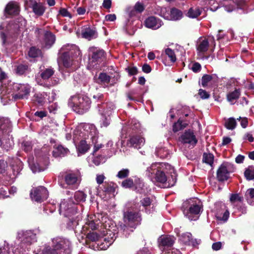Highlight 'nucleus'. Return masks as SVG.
<instances>
[{"instance_id":"nucleus-17","label":"nucleus","mask_w":254,"mask_h":254,"mask_svg":"<svg viewBox=\"0 0 254 254\" xmlns=\"http://www.w3.org/2000/svg\"><path fill=\"white\" fill-rule=\"evenodd\" d=\"M29 166L33 173L44 171L49 164L48 157L45 156L43 157H37L36 161L33 156L28 159Z\"/></svg>"},{"instance_id":"nucleus-35","label":"nucleus","mask_w":254,"mask_h":254,"mask_svg":"<svg viewBox=\"0 0 254 254\" xmlns=\"http://www.w3.org/2000/svg\"><path fill=\"white\" fill-rule=\"evenodd\" d=\"M53 155L54 157H63L69 153L68 148L61 144H55L53 146Z\"/></svg>"},{"instance_id":"nucleus-6","label":"nucleus","mask_w":254,"mask_h":254,"mask_svg":"<svg viewBox=\"0 0 254 254\" xmlns=\"http://www.w3.org/2000/svg\"><path fill=\"white\" fill-rule=\"evenodd\" d=\"M12 124L7 118L0 117V147L8 151L14 145L13 137L10 135Z\"/></svg>"},{"instance_id":"nucleus-40","label":"nucleus","mask_w":254,"mask_h":254,"mask_svg":"<svg viewBox=\"0 0 254 254\" xmlns=\"http://www.w3.org/2000/svg\"><path fill=\"white\" fill-rule=\"evenodd\" d=\"M79 177V173L78 171L68 173L65 176V182L66 184L69 186L76 185L77 184Z\"/></svg>"},{"instance_id":"nucleus-61","label":"nucleus","mask_w":254,"mask_h":254,"mask_svg":"<svg viewBox=\"0 0 254 254\" xmlns=\"http://www.w3.org/2000/svg\"><path fill=\"white\" fill-rule=\"evenodd\" d=\"M41 54V51L39 49L35 47H32L29 50L28 55L29 57L32 58H36L40 56Z\"/></svg>"},{"instance_id":"nucleus-47","label":"nucleus","mask_w":254,"mask_h":254,"mask_svg":"<svg viewBox=\"0 0 254 254\" xmlns=\"http://www.w3.org/2000/svg\"><path fill=\"white\" fill-rule=\"evenodd\" d=\"M156 155L161 158H166L170 156V151L166 147H158L156 149Z\"/></svg>"},{"instance_id":"nucleus-20","label":"nucleus","mask_w":254,"mask_h":254,"mask_svg":"<svg viewBox=\"0 0 254 254\" xmlns=\"http://www.w3.org/2000/svg\"><path fill=\"white\" fill-rule=\"evenodd\" d=\"M30 196L32 200L37 202H41L48 198V192L44 187L39 186L33 188L31 190Z\"/></svg>"},{"instance_id":"nucleus-15","label":"nucleus","mask_w":254,"mask_h":254,"mask_svg":"<svg viewBox=\"0 0 254 254\" xmlns=\"http://www.w3.org/2000/svg\"><path fill=\"white\" fill-rule=\"evenodd\" d=\"M175 242V238L171 236H161L158 239L160 249L162 251V254H181L180 251L171 248Z\"/></svg>"},{"instance_id":"nucleus-51","label":"nucleus","mask_w":254,"mask_h":254,"mask_svg":"<svg viewBox=\"0 0 254 254\" xmlns=\"http://www.w3.org/2000/svg\"><path fill=\"white\" fill-rule=\"evenodd\" d=\"M128 128H129V131L131 130L132 132H137L140 128V124L135 120H132L129 122Z\"/></svg>"},{"instance_id":"nucleus-3","label":"nucleus","mask_w":254,"mask_h":254,"mask_svg":"<svg viewBox=\"0 0 254 254\" xmlns=\"http://www.w3.org/2000/svg\"><path fill=\"white\" fill-rule=\"evenodd\" d=\"M68 217V221L67 223V227L69 229H73L76 235L80 236L83 238V235H85V229L91 228L92 230H95L99 226L100 222L106 221V217L103 216V214L97 213L95 215L88 216L84 225L79 226L78 221L80 218L79 214L73 216Z\"/></svg>"},{"instance_id":"nucleus-50","label":"nucleus","mask_w":254,"mask_h":254,"mask_svg":"<svg viewBox=\"0 0 254 254\" xmlns=\"http://www.w3.org/2000/svg\"><path fill=\"white\" fill-rule=\"evenodd\" d=\"M75 202H73L74 204L80 202L85 201L86 198V194L83 191H78L75 192L74 195Z\"/></svg>"},{"instance_id":"nucleus-33","label":"nucleus","mask_w":254,"mask_h":254,"mask_svg":"<svg viewBox=\"0 0 254 254\" xmlns=\"http://www.w3.org/2000/svg\"><path fill=\"white\" fill-rule=\"evenodd\" d=\"M218 77L216 74H204L201 78V85L206 87L208 85H213L218 82Z\"/></svg>"},{"instance_id":"nucleus-16","label":"nucleus","mask_w":254,"mask_h":254,"mask_svg":"<svg viewBox=\"0 0 254 254\" xmlns=\"http://www.w3.org/2000/svg\"><path fill=\"white\" fill-rule=\"evenodd\" d=\"M209 45L212 46L213 48L215 47V42L213 36L199 38L196 44L197 55L202 58L208 51Z\"/></svg>"},{"instance_id":"nucleus-14","label":"nucleus","mask_w":254,"mask_h":254,"mask_svg":"<svg viewBox=\"0 0 254 254\" xmlns=\"http://www.w3.org/2000/svg\"><path fill=\"white\" fill-rule=\"evenodd\" d=\"M50 243L58 254H70L71 253V242L64 237H55L51 239Z\"/></svg>"},{"instance_id":"nucleus-1","label":"nucleus","mask_w":254,"mask_h":254,"mask_svg":"<svg viewBox=\"0 0 254 254\" xmlns=\"http://www.w3.org/2000/svg\"><path fill=\"white\" fill-rule=\"evenodd\" d=\"M81 57L79 48L75 45L67 44L60 49L58 62L60 70L64 77L77 68Z\"/></svg>"},{"instance_id":"nucleus-18","label":"nucleus","mask_w":254,"mask_h":254,"mask_svg":"<svg viewBox=\"0 0 254 254\" xmlns=\"http://www.w3.org/2000/svg\"><path fill=\"white\" fill-rule=\"evenodd\" d=\"M159 15L165 19L172 21L179 20L183 17L182 11L176 7L170 10L167 7H161Z\"/></svg>"},{"instance_id":"nucleus-12","label":"nucleus","mask_w":254,"mask_h":254,"mask_svg":"<svg viewBox=\"0 0 254 254\" xmlns=\"http://www.w3.org/2000/svg\"><path fill=\"white\" fill-rule=\"evenodd\" d=\"M183 207L184 215L189 220H196L201 211L202 204L198 199L192 198L185 202Z\"/></svg>"},{"instance_id":"nucleus-38","label":"nucleus","mask_w":254,"mask_h":254,"mask_svg":"<svg viewBox=\"0 0 254 254\" xmlns=\"http://www.w3.org/2000/svg\"><path fill=\"white\" fill-rule=\"evenodd\" d=\"M82 37L89 40L95 38L97 36V33L94 28L90 27H83L81 30Z\"/></svg>"},{"instance_id":"nucleus-28","label":"nucleus","mask_w":254,"mask_h":254,"mask_svg":"<svg viewBox=\"0 0 254 254\" xmlns=\"http://www.w3.org/2000/svg\"><path fill=\"white\" fill-rule=\"evenodd\" d=\"M105 177L103 174H97L96 177V181L99 185L100 189L105 192H111L114 190L113 187L111 184H109L107 182H104Z\"/></svg>"},{"instance_id":"nucleus-58","label":"nucleus","mask_w":254,"mask_h":254,"mask_svg":"<svg viewBox=\"0 0 254 254\" xmlns=\"http://www.w3.org/2000/svg\"><path fill=\"white\" fill-rule=\"evenodd\" d=\"M165 53L172 62L174 63L176 61V57L175 52L173 50L168 48L165 50Z\"/></svg>"},{"instance_id":"nucleus-30","label":"nucleus","mask_w":254,"mask_h":254,"mask_svg":"<svg viewBox=\"0 0 254 254\" xmlns=\"http://www.w3.org/2000/svg\"><path fill=\"white\" fill-rule=\"evenodd\" d=\"M145 143L144 138L140 135H132L127 142V144L135 148H141Z\"/></svg>"},{"instance_id":"nucleus-63","label":"nucleus","mask_w":254,"mask_h":254,"mask_svg":"<svg viewBox=\"0 0 254 254\" xmlns=\"http://www.w3.org/2000/svg\"><path fill=\"white\" fill-rule=\"evenodd\" d=\"M27 66L23 64L18 65L15 68V72L17 74L22 75L24 73L27 69Z\"/></svg>"},{"instance_id":"nucleus-5","label":"nucleus","mask_w":254,"mask_h":254,"mask_svg":"<svg viewBox=\"0 0 254 254\" xmlns=\"http://www.w3.org/2000/svg\"><path fill=\"white\" fill-rule=\"evenodd\" d=\"M87 139L90 138L91 143L94 145L93 153H95L99 149L101 148L103 145L98 143V131L95 126L90 124H81L77 126L74 130V137L75 139L79 138L80 136L83 137Z\"/></svg>"},{"instance_id":"nucleus-23","label":"nucleus","mask_w":254,"mask_h":254,"mask_svg":"<svg viewBox=\"0 0 254 254\" xmlns=\"http://www.w3.org/2000/svg\"><path fill=\"white\" fill-rule=\"evenodd\" d=\"M73 140L74 142L80 140V142L78 146L76 147V148L78 151V156L79 154H85L90 148V145H91V140L90 138L87 139V136H86V138H84L83 137L80 136L79 138L75 139L74 137V131H73Z\"/></svg>"},{"instance_id":"nucleus-22","label":"nucleus","mask_w":254,"mask_h":254,"mask_svg":"<svg viewBox=\"0 0 254 254\" xmlns=\"http://www.w3.org/2000/svg\"><path fill=\"white\" fill-rule=\"evenodd\" d=\"M180 141L183 144H188L189 146L193 147L197 142L194 132L192 130L189 129L186 130L180 137Z\"/></svg>"},{"instance_id":"nucleus-39","label":"nucleus","mask_w":254,"mask_h":254,"mask_svg":"<svg viewBox=\"0 0 254 254\" xmlns=\"http://www.w3.org/2000/svg\"><path fill=\"white\" fill-rule=\"evenodd\" d=\"M202 9L197 5L191 6L186 13L188 17L194 19L197 18L201 13Z\"/></svg>"},{"instance_id":"nucleus-49","label":"nucleus","mask_w":254,"mask_h":254,"mask_svg":"<svg viewBox=\"0 0 254 254\" xmlns=\"http://www.w3.org/2000/svg\"><path fill=\"white\" fill-rule=\"evenodd\" d=\"M245 197L248 203L254 205V189H249L246 192Z\"/></svg>"},{"instance_id":"nucleus-60","label":"nucleus","mask_w":254,"mask_h":254,"mask_svg":"<svg viewBox=\"0 0 254 254\" xmlns=\"http://www.w3.org/2000/svg\"><path fill=\"white\" fill-rule=\"evenodd\" d=\"M21 147L25 152H28L32 150V142L30 141L24 140L21 143Z\"/></svg>"},{"instance_id":"nucleus-64","label":"nucleus","mask_w":254,"mask_h":254,"mask_svg":"<svg viewBox=\"0 0 254 254\" xmlns=\"http://www.w3.org/2000/svg\"><path fill=\"white\" fill-rule=\"evenodd\" d=\"M134 183V180L133 181L131 179H127L124 181L122 183V186L125 188H129L133 186Z\"/></svg>"},{"instance_id":"nucleus-56","label":"nucleus","mask_w":254,"mask_h":254,"mask_svg":"<svg viewBox=\"0 0 254 254\" xmlns=\"http://www.w3.org/2000/svg\"><path fill=\"white\" fill-rule=\"evenodd\" d=\"M90 228H88V229H89ZM87 229H85L86 234L85 235H86V237L89 240L92 241H100V237L98 236V235L95 232H89L87 233ZM83 237H84V235L83 234Z\"/></svg>"},{"instance_id":"nucleus-44","label":"nucleus","mask_w":254,"mask_h":254,"mask_svg":"<svg viewBox=\"0 0 254 254\" xmlns=\"http://www.w3.org/2000/svg\"><path fill=\"white\" fill-rule=\"evenodd\" d=\"M136 191L140 193H146L147 191L146 188L144 185L142 180L139 178L134 179V185Z\"/></svg>"},{"instance_id":"nucleus-2","label":"nucleus","mask_w":254,"mask_h":254,"mask_svg":"<svg viewBox=\"0 0 254 254\" xmlns=\"http://www.w3.org/2000/svg\"><path fill=\"white\" fill-rule=\"evenodd\" d=\"M145 174L152 182L162 184L166 188L174 186L177 180L173 167L166 163H152L146 169Z\"/></svg>"},{"instance_id":"nucleus-10","label":"nucleus","mask_w":254,"mask_h":254,"mask_svg":"<svg viewBox=\"0 0 254 254\" xmlns=\"http://www.w3.org/2000/svg\"><path fill=\"white\" fill-rule=\"evenodd\" d=\"M98 113L101 116L100 125L101 127H107L111 123V116L116 109L113 102H104L97 105Z\"/></svg>"},{"instance_id":"nucleus-41","label":"nucleus","mask_w":254,"mask_h":254,"mask_svg":"<svg viewBox=\"0 0 254 254\" xmlns=\"http://www.w3.org/2000/svg\"><path fill=\"white\" fill-rule=\"evenodd\" d=\"M19 8L16 2L8 3L5 8V13L8 15H16L19 13Z\"/></svg>"},{"instance_id":"nucleus-42","label":"nucleus","mask_w":254,"mask_h":254,"mask_svg":"<svg viewBox=\"0 0 254 254\" xmlns=\"http://www.w3.org/2000/svg\"><path fill=\"white\" fill-rule=\"evenodd\" d=\"M19 252L18 248H10L7 244H4L3 247H0V254H20Z\"/></svg>"},{"instance_id":"nucleus-8","label":"nucleus","mask_w":254,"mask_h":254,"mask_svg":"<svg viewBox=\"0 0 254 254\" xmlns=\"http://www.w3.org/2000/svg\"><path fill=\"white\" fill-rule=\"evenodd\" d=\"M124 220L126 225H121L119 231L123 232L125 237H127L129 233L128 229L126 225L130 228H134L140 223L141 217L137 209V206L134 205L133 207L124 212Z\"/></svg>"},{"instance_id":"nucleus-37","label":"nucleus","mask_w":254,"mask_h":254,"mask_svg":"<svg viewBox=\"0 0 254 254\" xmlns=\"http://www.w3.org/2000/svg\"><path fill=\"white\" fill-rule=\"evenodd\" d=\"M137 13L132 6H128L126 8V25L127 27H129L132 24L133 21L136 18Z\"/></svg>"},{"instance_id":"nucleus-52","label":"nucleus","mask_w":254,"mask_h":254,"mask_svg":"<svg viewBox=\"0 0 254 254\" xmlns=\"http://www.w3.org/2000/svg\"><path fill=\"white\" fill-rule=\"evenodd\" d=\"M187 123L179 119L177 123L173 125V129L174 132L178 131L185 128L187 126Z\"/></svg>"},{"instance_id":"nucleus-32","label":"nucleus","mask_w":254,"mask_h":254,"mask_svg":"<svg viewBox=\"0 0 254 254\" xmlns=\"http://www.w3.org/2000/svg\"><path fill=\"white\" fill-rule=\"evenodd\" d=\"M230 171L226 164H222L217 170V178L219 181L223 182L229 178Z\"/></svg>"},{"instance_id":"nucleus-43","label":"nucleus","mask_w":254,"mask_h":254,"mask_svg":"<svg viewBox=\"0 0 254 254\" xmlns=\"http://www.w3.org/2000/svg\"><path fill=\"white\" fill-rule=\"evenodd\" d=\"M241 95L240 88H235L233 91L229 92L227 95L228 101L231 103V104H234L235 101L239 98Z\"/></svg>"},{"instance_id":"nucleus-24","label":"nucleus","mask_w":254,"mask_h":254,"mask_svg":"<svg viewBox=\"0 0 254 254\" xmlns=\"http://www.w3.org/2000/svg\"><path fill=\"white\" fill-rule=\"evenodd\" d=\"M215 207V216L217 219L224 222H226L229 216V212L226 209L225 204L222 203L216 204Z\"/></svg>"},{"instance_id":"nucleus-27","label":"nucleus","mask_w":254,"mask_h":254,"mask_svg":"<svg viewBox=\"0 0 254 254\" xmlns=\"http://www.w3.org/2000/svg\"><path fill=\"white\" fill-rule=\"evenodd\" d=\"M55 93L52 92L51 98H50V95L46 92L36 93L33 97V101L39 105L42 106L46 102H52L55 99Z\"/></svg>"},{"instance_id":"nucleus-46","label":"nucleus","mask_w":254,"mask_h":254,"mask_svg":"<svg viewBox=\"0 0 254 254\" xmlns=\"http://www.w3.org/2000/svg\"><path fill=\"white\" fill-rule=\"evenodd\" d=\"M11 166L12 167L14 175L17 176L19 174L23 168V163L19 159L16 158L15 161V163L11 164Z\"/></svg>"},{"instance_id":"nucleus-29","label":"nucleus","mask_w":254,"mask_h":254,"mask_svg":"<svg viewBox=\"0 0 254 254\" xmlns=\"http://www.w3.org/2000/svg\"><path fill=\"white\" fill-rule=\"evenodd\" d=\"M144 25L148 28L156 30L163 25V22L161 20L156 17L150 16L145 19Z\"/></svg>"},{"instance_id":"nucleus-62","label":"nucleus","mask_w":254,"mask_h":254,"mask_svg":"<svg viewBox=\"0 0 254 254\" xmlns=\"http://www.w3.org/2000/svg\"><path fill=\"white\" fill-rule=\"evenodd\" d=\"M230 199L233 204L236 202L242 203L243 200V197L238 194H232Z\"/></svg>"},{"instance_id":"nucleus-19","label":"nucleus","mask_w":254,"mask_h":254,"mask_svg":"<svg viewBox=\"0 0 254 254\" xmlns=\"http://www.w3.org/2000/svg\"><path fill=\"white\" fill-rule=\"evenodd\" d=\"M59 212L65 217H71L77 213L76 207L70 199L62 201L60 204Z\"/></svg>"},{"instance_id":"nucleus-26","label":"nucleus","mask_w":254,"mask_h":254,"mask_svg":"<svg viewBox=\"0 0 254 254\" xmlns=\"http://www.w3.org/2000/svg\"><path fill=\"white\" fill-rule=\"evenodd\" d=\"M179 241L183 244L193 247L198 246L201 242L200 239H193L190 233L186 232L178 235Z\"/></svg>"},{"instance_id":"nucleus-4","label":"nucleus","mask_w":254,"mask_h":254,"mask_svg":"<svg viewBox=\"0 0 254 254\" xmlns=\"http://www.w3.org/2000/svg\"><path fill=\"white\" fill-rule=\"evenodd\" d=\"M31 90L28 84L13 83L8 86L1 85L0 87V97L1 100L6 99L11 92L14 100L27 99Z\"/></svg>"},{"instance_id":"nucleus-59","label":"nucleus","mask_w":254,"mask_h":254,"mask_svg":"<svg viewBox=\"0 0 254 254\" xmlns=\"http://www.w3.org/2000/svg\"><path fill=\"white\" fill-rule=\"evenodd\" d=\"M129 175V170L128 169H123L119 171L116 177L120 179H123L127 178Z\"/></svg>"},{"instance_id":"nucleus-7","label":"nucleus","mask_w":254,"mask_h":254,"mask_svg":"<svg viewBox=\"0 0 254 254\" xmlns=\"http://www.w3.org/2000/svg\"><path fill=\"white\" fill-rule=\"evenodd\" d=\"M26 25V21L21 16H19L14 21L10 22L5 26L3 24L0 25V37L2 45L6 43L8 36L24 29Z\"/></svg>"},{"instance_id":"nucleus-11","label":"nucleus","mask_w":254,"mask_h":254,"mask_svg":"<svg viewBox=\"0 0 254 254\" xmlns=\"http://www.w3.org/2000/svg\"><path fill=\"white\" fill-rule=\"evenodd\" d=\"M17 238L20 241V248L19 249L20 254H27L26 251H30V245L37 241L36 234L32 230L19 231Z\"/></svg>"},{"instance_id":"nucleus-13","label":"nucleus","mask_w":254,"mask_h":254,"mask_svg":"<svg viewBox=\"0 0 254 254\" xmlns=\"http://www.w3.org/2000/svg\"><path fill=\"white\" fill-rule=\"evenodd\" d=\"M103 216L106 218V221L103 223L100 222L99 224L103 225L106 229L105 231H103V237L100 238V241H103L104 242L101 244L98 243V245H100L102 249L106 250L115 240L118 232L115 227L113 226L111 229L109 228L111 226L109 223H107V217L105 215H103Z\"/></svg>"},{"instance_id":"nucleus-45","label":"nucleus","mask_w":254,"mask_h":254,"mask_svg":"<svg viewBox=\"0 0 254 254\" xmlns=\"http://www.w3.org/2000/svg\"><path fill=\"white\" fill-rule=\"evenodd\" d=\"M110 80V76L108 75L106 73H100L98 78L96 79L97 83L104 86H107Z\"/></svg>"},{"instance_id":"nucleus-31","label":"nucleus","mask_w":254,"mask_h":254,"mask_svg":"<svg viewBox=\"0 0 254 254\" xmlns=\"http://www.w3.org/2000/svg\"><path fill=\"white\" fill-rule=\"evenodd\" d=\"M30 7L32 8L34 14L38 16L43 15L46 10V8L43 3L37 2L35 0H30Z\"/></svg>"},{"instance_id":"nucleus-34","label":"nucleus","mask_w":254,"mask_h":254,"mask_svg":"<svg viewBox=\"0 0 254 254\" xmlns=\"http://www.w3.org/2000/svg\"><path fill=\"white\" fill-rule=\"evenodd\" d=\"M55 36L51 32L46 31L44 34L43 46L46 49H49L55 43Z\"/></svg>"},{"instance_id":"nucleus-9","label":"nucleus","mask_w":254,"mask_h":254,"mask_svg":"<svg viewBox=\"0 0 254 254\" xmlns=\"http://www.w3.org/2000/svg\"><path fill=\"white\" fill-rule=\"evenodd\" d=\"M89 98L83 94H77L71 96L68 100V106L79 114H83L90 108Z\"/></svg>"},{"instance_id":"nucleus-54","label":"nucleus","mask_w":254,"mask_h":254,"mask_svg":"<svg viewBox=\"0 0 254 254\" xmlns=\"http://www.w3.org/2000/svg\"><path fill=\"white\" fill-rule=\"evenodd\" d=\"M244 175L247 180H254V166H249L247 168L245 171Z\"/></svg>"},{"instance_id":"nucleus-36","label":"nucleus","mask_w":254,"mask_h":254,"mask_svg":"<svg viewBox=\"0 0 254 254\" xmlns=\"http://www.w3.org/2000/svg\"><path fill=\"white\" fill-rule=\"evenodd\" d=\"M220 4L224 6L225 10L228 12H231L236 8H242L243 7L242 4H236L231 0H222Z\"/></svg>"},{"instance_id":"nucleus-53","label":"nucleus","mask_w":254,"mask_h":254,"mask_svg":"<svg viewBox=\"0 0 254 254\" xmlns=\"http://www.w3.org/2000/svg\"><path fill=\"white\" fill-rule=\"evenodd\" d=\"M54 73V71L53 68H47L42 71L41 73V77L43 80H46L50 78Z\"/></svg>"},{"instance_id":"nucleus-57","label":"nucleus","mask_w":254,"mask_h":254,"mask_svg":"<svg viewBox=\"0 0 254 254\" xmlns=\"http://www.w3.org/2000/svg\"><path fill=\"white\" fill-rule=\"evenodd\" d=\"M236 124L235 119L230 118L226 121L225 126L227 129L232 130L235 128Z\"/></svg>"},{"instance_id":"nucleus-21","label":"nucleus","mask_w":254,"mask_h":254,"mask_svg":"<svg viewBox=\"0 0 254 254\" xmlns=\"http://www.w3.org/2000/svg\"><path fill=\"white\" fill-rule=\"evenodd\" d=\"M140 205L137 207L138 211H144L147 214L152 213L155 209V204L152 199L149 197H144L140 200Z\"/></svg>"},{"instance_id":"nucleus-48","label":"nucleus","mask_w":254,"mask_h":254,"mask_svg":"<svg viewBox=\"0 0 254 254\" xmlns=\"http://www.w3.org/2000/svg\"><path fill=\"white\" fill-rule=\"evenodd\" d=\"M88 161L90 164L93 163L96 166H98L101 163H103L105 162L104 158L102 156H95L94 154L88 157Z\"/></svg>"},{"instance_id":"nucleus-25","label":"nucleus","mask_w":254,"mask_h":254,"mask_svg":"<svg viewBox=\"0 0 254 254\" xmlns=\"http://www.w3.org/2000/svg\"><path fill=\"white\" fill-rule=\"evenodd\" d=\"M91 53L90 61L91 63L101 62L105 58V52L104 50L96 47H92L89 49Z\"/></svg>"},{"instance_id":"nucleus-55","label":"nucleus","mask_w":254,"mask_h":254,"mask_svg":"<svg viewBox=\"0 0 254 254\" xmlns=\"http://www.w3.org/2000/svg\"><path fill=\"white\" fill-rule=\"evenodd\" d=\"M214 156L211 153H203V162L209 164L210 166L213 163Z\"/></svg>"}]
</instances>
